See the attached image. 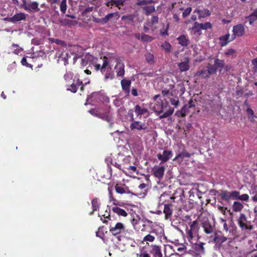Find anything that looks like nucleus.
Masks as SVG:
<instances>
[{
	"instance_id": "f257e3e1",
	"label": "nucleus",
	"mask_w": 257,
	"mask_h": 257,
	"mask_svg": "<svg viewBox=\"0 0 257 257\" xmlns=\"http://www.w3.org/2000/svg\"><path fill=\"white\" fill-rule=\"evenodd\" d=\"M89 112L91 114L100 118L108 122L112 121L113 117L110 113V107H96L90 109Z\"/></svg>"
},
{
	"instance_id": "f03ea898",
	"label": "nucleus",
	"mask_w": 257,
	"mask_h": 257,
	"mask_svg": "<svg viewBox=\"0 0 257 257\" xmlns=\"http://www.w3.org/2000/svg\"><path fill=\"white\" fill-rule=\"evenodd\" d=\"M189 225V228L186 229V235L188 240L190 243L197 241L199 238V230L200 226L197 220H194L193 222H188Z\"/></svg>"
},
{
	"instance_id": "7ed1b4c3",
	"label": "nucleus",
	"mask_w": 257,
	"mask_h": 257,
	"mask_svg": "<svg viewBox=\"0 0 257 257\" xmlns=\"http://www.w3.org/2000/svg\"><path fill=\"white\" fill-rule=\"evenodd\" d=\"M165 110H166L163 114L159 116L160 119L166 118L172 115L174 112V108H172L170 105L168 101H165L164 102L161 101V107L158 110L156 111L160 114L163 113Z\"/></svg>"
},
{
	"instance_id": "20e7f679",
	"label": "nucleus",
	"mask_w": 257,
	"mask_h": 257,
	"mask_svg": "<svg viewBox=\"0 0 257 257\" xmlns=\"http://www.w3.org/2000/svg\"><path fill=\"white\" fill-rule=\"evenodd\" d=\"M130 128L132 131L136 130L138 131H143V133L149 132L148 125L145 122L135 120L131 123Z\"/></svg>"
},
{
	"instance_id": "39448f33",
	"label": "nucleus",
	"mask_w": 257,
	"mask_h": 257,
	"mask_svg": "<svg viewBox=\"0 0 257 257\" xmlns=\"http://www.w3.org/2000/svg\"><path fill=\"white\" fill-rule=\"evenodd\" d=\"M235 190L228 191L226 190H220L219 193V197L220 199L227 203L229 202L230 200H234Z\"/></svg>"
},
{
	"instance_id": "423d86ee",
	"label": "nucleus",
	"mask_w": 257,
	"mask_h": 257,
	"mask_svg": "<svg viewBox=\"0 0 257 257\" xmlns=\"http://www.w3.org/2000/svg\"><path fill=\"white\" fill-rule=\"evenodd\" d=\"M209 67L211 68L214 74H216L218 69L221 70L225 66V62L224 60L219 59L218 57L214 59V64L211 65L208 63Z\"/></svg>"
},
{
	"instance_id": "0eeeda50",
	"label": "nucleus",
	"mask_w": 257,
	"mask_h": 257,
	"mask_svg": "<svg viewBox=\"0 0 257 257\" xmlns=\"http://www.w3.org/2000/svg\"><path fill=\"white\" fill-rule=\"evenodd\" d=\"M125 226L121 222H117L114 226H110L109 232L114 236H116L124 232Z\"/></svg>"
},
{
	"instance_id": "6e6552de",
	"label": "nucleus",
	"mask_w": 257,
	"mask_h": 257,
	"mask_svg": "<svg viewBox=\"0 0 257 257\" xmlns=\"http://www.w3.org/2000/svg\"><path fill=\"white\" fill-rule=\"evenodd\" d=\"M173 156V152L171 150H165L163 153L157 154V158L161 161L160 164L164 163L169 161Z\"/></svg>"
},
{
	"instance_id": "1a4fd4ad",
	"label": "nucleus",
	"mask_w": 257,
	"mask_h": 257,
	"mask_svg": "<svg viewBox=\"0 0 257 257\" xmlns=\"http://www.w3.org/2000/svg\"><path fill=\"white\" fill-rule=\"evenodd\" d=\"M233 35H232V40H234L236 36L241 37L245 33V28L244 26L239 24L234 26L232 29Z\"/></svg>"
},
{
	"instance_id": "9d476101",
	"label": "nucleus",
	"mask_w": 257,
	"mask_h": 257,
	"mask_svg": "<svg viewBox=\"0 0 257 257\" xmlns=\"http://www.w3.org/2000/svg\"><path fill=\"white\" fill-rule=\"evenodd\" d=\"M73 81L74 82L69 86L68 88H67L68 90H70L73 93H75L77 91L78 87L80 86V90L81 91H83L84 85L83 84L81 80L79 78H77L76 80L74 79Z\"/></svg>"
},
{
	"instance_id": "9b49d317",
	"label": "nucleus",
	"mask_w": 257,
	"mask_h": 257,
	"mask_svg": "<svg viewBox=\"0 0 257 257\" xmlns=\"http://www.w3.org/2000/svg\"><path fill=\"white\" fill-rule=\"evenodd\" d=\"M227 237L223 236L221 233H214V236L210 237V240L217 244H221L227 240Z\"/></svg>"
},
{
	"instance_id": "f8f14e48",
	"label": "nucleus",
	"mask_w": 257,
	"mask_h": 257,
	"mask_svg": "<svg viewBox=\"0 0 257 257\" xmlns=\"http://www.w3.org/2000/svg\"><path fill=\"white\" fill-rule=\"evenodd\" d=\"M26 19V15L24 13H17L14 15L12 17H7L5 18V20L13 23H16L19 21L24 20Z\"/></svg>"
},
{
	"instance_id": "ddd939ff",
	"label": "nucleus",
	"mask_w": 257,
	"mask_h": 257,
	"mask_svg": "<svg viewBox=\"0 0 257 257\" xmlns=\"http://www.w3.org/2000/svg\"><path fill=\"white\" fill-rule=\"evenodd\" d=\"M196 242L197 241L192 243L193 244L192 248L197 254L201 255L204 254L205 248L204 245H205V243L202 242L197 243Z\"/></svg>"
},
{
	"instance_id": "4468645a",
	"label": "nucleus",
	"mask_w": 257,
	"mask_h": 257,
	"mask_svg": "<svg viewBox=\"0 0 257 257\" xmlns=\"http://www.w3.org/2000/svg\"><path fill=\"white\" fill-rule=\"evenodd\" d=\"M238 226L242 230L249 229L247 224H246L247 218L246 215L243 213H241L239 218L237 220ZM251 228H249V229Z\"/></svg>"
},
{
	"instance_id": "2eb2a0df",
	"label": "nucleus",
	"mask_w": 257,
	"mask_h": 257,
	"mask_svg": "<svg viewBox=\"0 0 257 257\" xmlns=\"http://www.w3.org/2000/svg\"><path fill=\"white\" fill-rule=\"evenodd\" d=\"M165 170V169L164 166H155L153 168L152 171L153 172V175L155 177L161 179L164 176Z\"/></svg>"
},
{
	"instance_id": "dca6fc26",
	"label": "nucleus",
	"mask_w": 257,
	"mask_h": 257,
	"mask_svg": "<svg viewBox=\"0 0 257 257\" xmlns=\"http://www.w3.org/2000/svg\"><path fill=\"white\" fill-rule=\"evenodd\" d=\"M207 69H202L201 70L198 71L196 73L195 76H200L203 78H209V76L211 74H213L214 72L211 69L209 65L207 64Z\"/></svg>"
},
{
	"instance_id": "f3484780",
	"label": "nucleus",
	"mask_w": 257,
	"mask_h": 257,
	"mask_svg": "<svg viewBox=\"0 0 257 257\" xmlns=\"http://www.w3.org/2000/svg\"><path fill=\"white\" fill-rule=\"evenodd\" d=\"M120 84L122 90L124 92L126 95H129L130 92V87L131 81L130 80L123 79L121 80Z\"/></svg>"
},
{
	"instance_id": "a211bd4d",
	"label": "nucleus",
	"mask_w": 257,
	"mask_h": 257,
	"mask_svg": "<svg viewBox=\"0 0 257 257\" xmlns=\"http://www.w3.org/2000/svg\"><path fill=\"white\" fill-rule=\"evenodd\" d=\"M109 61L108 58L106 56L103 57V64L101 66L99 64H97L94 65V68L96 71L100 70L102 74H103L105 71V68L108 66Z\"/></svg>"
},
{
	"instance_id": "6ab92c4d",
	"label": "nucleus",
	"mask_w": 257,
	"mask_h": 257,
	"mask_svg": "<svg viewBox=\"0 0 257 257\" xmlns=\"http://www.w3.org/2000/svg\"><path fill=\"white\" fill-rule=\"evenodd\" d=\"M149 252L154 257H162L161 247L157 245H152L150 246Z\"/></svg>"
},
{
	"instance_id": "aec40b11",
	"label": "nucleus",
	"mask_w": 257,
	"mask_h": 257,
	"mask_svg": "<svg viewBox=\"0 0 257 257\" xmlns=\"http://www.w3.org/2000/svg\"><path fill=\"white\" fill-rule=\"evenodd\" d=\"M134 111L138 116L146 114V117L149 116V110L147 108H143L140 105H136L134 108Z\"/></svg>"
},
{
	"instance_id": "412c9836",
	"label": "nucleus",
	"mask_w": 257,
	"mask_h": 257,
	"mask_svg": "<svg viewBox=\"0 0 257 257\" xmlns=\"http://www.w3.org/2000/svg\"><path fill=\"white\" fill-rule=\"evenodd\" d=\"M202 227L204 231L206 234H211L214 231V228L208 221H205L202 223Z\"/></svg>"
},
{
	"instance_id": "4be33fe9",
	"label": "nucleus",
	"mask_w": 257,
	"mask_h": 257,
	"mask_svg": "<svg viewBox=\"0 0 257 257\" xmlns=\"http://www.w3.org/2000/svg\"><path fill=\"white\" fill-rule=\"evenodd\" d=\"M135 18V15L133 14H130L122 16L121 18V20L124 21V24L126 25H132L134 23Z\"/></svg>"
},
{
	"instance_id": "5701e85b",
	"label": "nucleus",
	"mask_w": 257,
	"mask_h": 257,
	"mask_svg": "<svg viewBox=\"0 0 257 257\" xmlns=\"http://www.w3.org/2000/svg\"><path fill=\"white\" fill-rule=\"evenodd\" d=\"M177 40L178 43L183 47H187L190 44V40L187 35H182Z\"/></svg>"
},
{
	"instance_id": "b1692460",
	"label": "nucleus",
	"mask_w": 257,
	"mask_h": 257,
	"mask_svg": "<svg viewBox=\"0 0 257 257\" xmlns=\"http://www.w3.org/2000/svg\"><path fill=\"white\" fill-rule=\"evenodd\" d=\"M192 154H190L186 151H183L179 153L173 159V161H177L179 163H181L183 161V159L184 158H190Z\"/></svg>"
},
{
	"instance_id": "393cba45",
	"label": "nucleus",
	"mask_w": 257,
	"mask_h": 257,
	"mask_svg": "<svg viewBox=\"0 0 257 257\" xmlns=\"http://www.w3.org/2000/svg\"><path fill=\"white\" fill-rule=\"evenodd\" d=\"M193 13L198 14L199 19L204 18L210 16L211 15L210 11L207 9H203L202 10L197 9L194 11Z\"/></svg>"
},
{
	"instance_id": "a878e982",
	"label": "nucleus",
	"mask_w": 257,
	"mask_h": 257,
	"mask_svg": "<svg viewBox=\"0 0 257 257\" xmlns=\"http://www.w3.org/2000/svg\"><path fill=\"white\" fill-rule=\"evenodd\" d=\"M173 205L171 204H167L164 205V213L165 215V218L168 219L170 217L173 213Z\"/></svg>"
},
{
	"instance_id": "bb28decb",
	"label": "nucleus",
	"mask_w": 257,
	"mask_h": 257,
	"mask_svg": "<svg viewBox=\"0 0 257 257\" xmlns=\"http://www.w3.org/2000/svg\"><path fill=\"white\" fill-rule=\"evenodd\" d=\"M189 63V60L187 58H185V60L184 61L179 63L178 66L180 71L181 72H186L188 71L190 69Z\"/></svg>"
},
{
	"instance_id": "cd10ccee",
	"label": "nucleus",
	"mask_w": 257,
	"mask_h": 257,
	"mask_svg": "<svg viewBox=\"0 0 257 257\" xmlns=\"http://www.w3.org/2000/svg\"><path fill=\"white\" fill-rule=\"evenodd\" d=\"M230 34L229 33L224 35L221 36L219 38V45L221 47H223L226 46L229 42L233 40H229Z\"/></svg>"
},
{
	"instance_id": "c85d7f7f",
	"label": "nucleus",
	"mask_w": 257,
	"mask_h": 257,
	"mask_svg": "<svg viewBox=\"0 0 257 257\" xmlns=\"http://www.w3.org/2000/svg\"><path fill=\"white\" fill-rule=\"evenodd\" d=\"M70 57L69 53L67 52H62L59 55L58 61L60 62H63L64 65H66L68 64V59Z\"/></svg>"
},
{
	"instance_id": "c756f323",
	"label": "nucleus",
	"mask_w": 257,
	"mask_h": 257,
	"mask_svg": "<svg viewBox=\"0 0 257 257\" xmlns=\"http://www.w3.org/2000/svg\"><path fill=\"white\" fill-rule=\"evenodd\" d=\"M116 193L120 194H123L125 193H131L130 191L127 189H126L124 188V184H116L114 187Z\"/></svg>"
},
{
	"instance_id": "7c9ffc66",
	"label": "nucleus",
	"mask_w": 257,
	"mask_h": 257,
	"mask_svg": "<svg viewBox=\"0 0 257 257\" xmlns=\"http://www.w3.org/2000/svg\"><path fill=\"white\" fill-rule=\"evenodd\" d=\"M112 211L118 216L126 217L128 215L125 210L117 206L112 207Z\"/></svg>"
},
{
	"instance_id": "2f4dec72",
	"label": "nucleus",
	"mask_w": 257,
	"mask_h": 257,
	"mask_svg": "<svg viewBox=\"0 0 257 257\" xmlns=\"http://www.w3.org/2000/svg\"><path fill=\"white\" fill-rule=\"evenodd\" d=\"M235 197H234V200H240L241 201H248L249 200V196L247 194H243L242 195H240V192L235 190Z\"/></svg>"
},
{
	"instance_id": "473e14b6",
	"label": "nucleus",
	"mask_w": 257,
	"mask_h": 257,
	"mask_svg": "<svg viewBox=\"0 0 257 257\" xmlns=\"http://www.w3.org/2000/svg\"><path fill=\"white\" fill-rule=\"evenodd\" d=\"M153 232H151L150 233H149L145 235L142 240V242L143 243H146V244H149V242H153L155 240V236L152 234Z\"/></svg>"
},
{
	"instance_id": "72a5a7b5",
	"label": "nucleus",
	"mask_w": 257,
	"mask_h": 257,
	"mask_svg": "<svg viewBox=\"0 0 257 257\" xmlns=\"http://www.w3.org/2000/svg\"><path fill=\"white\" fill-rule=\"evenodd\" d=\"M189 108L187 104H185L181 109V110L176 111V115L180 117H185L186 113L188 112Z\"/></svg>"
},
{
	"instance_id": "f704fd0d",
	"label": "nucleus",
	"mask_w": 257,
	"mask_h": 257,
	"mask_svg": "<svg viewBox=\"0 0 257 257\" xmlns=\"http://www.w3.org/2000/svg\"><path fill=\"white\" fill-rule=\"evenodd\" d=\"M243 205L239 201H234L232 205V210L234 212H239L243 208Z\"/></svg>"
},
{
	"instance_id": "c9c22d12",
	"label": "nucleus",
	"mask_w": 257,
	"mask_h": 257,
	"mask_svg": "<svg viewBox=\"0 0 257 257\" xmlns=\"http://www.w3.org/2000/svg\"><path fill=\"white\" fill-rule=\"evenodd\" d=\"M245 19H248L249 23L250 25H252L257 20V9L249 16L245 17Z\"/></svg>"
},
{
	"instance_id": "e433bc0d",
	"label": "nucleus",
	"mask_w": 257,
	"mask_h": 257,
	"mask_svg": "<svg viewBox=\"0 0 257 257\" xmlns=\"http://www.w3.org/2000/svg\"><path fill=\"white\" fill-rule=\"evenodd\" d=\"M91 204L92 207V211L90 212V215H92L94 211H97L99 207V204L97 198L93 199L91 201Z\"/></svg>"
},
{
	"instance_id": "4c0bfd02",
	"label": "nucleus",
	"mask_w": 257,
	"mask_h": 257,
	"mask_svg": "<svg viewBox=\"0 0 257 257\" xmlns=\"http://www.w3.org/2000/svg\"><path fill=\"white\" fill-rule=\"evenodd\" d=\"M111 68H109V70L105 68V71L103 74L104 76V78L105 80L108 79H112L114 78V75L113 73L111 71Z\"/></svg>"
},
{
	"instance_id": "58836bf2",
	"label": "nucleus",
	"mask_w": 257,
	"mask_h": 257,
	"mask_svg": "<svg viewBox=\"0 0 257 257\" xmlns=\"http://www.w3.org/2000/svg\"><path fill=\"white\" fill-rule=\"evenodd\" d=\"M60 10L62 14H65L67 8V0H61L60 4Z\"/></svg>"
},
{
	"instance_id": "ea45409f",
	"label": "nucleus",
	"mask_w": 257,
	"mask_h": 257,
	"mask_svg": "<svg viewBox=\"0 0 257 257\" xmlns=\"http://www.w3.org/2000/svg\"><path fill=\"white\" fill-rule=\"evenodd\" d=\"M114 14V13L108 14L105 17L100 19L99 21L97 22L102 24H105L113 17Z\"/></svg>"
},
{
	"instance_id": "a19ab883",
	"label": "nucleus",
	"mask_w": 257,
	"mask_h": 257,
	"mask_svg": "<svg viewBox=\"0 0 257 257\" xmlns=\"http://www.w3.org/2000/svg\"><path fill=\"white\" fill-rule=\"evenodd\" d=\"M146 61L150 64H152L154 62V57L153 54L151 53L148 52L145 55Z\"/></svg>"
},
{
	"instance_id": "79ce46f5",
	"label": "nucleus",
	"mask_w": 257,
	"mask_h": 257,
	"mask_svg": "<svg viewBox=\"0 0 257 257\" xmlns=\"http://www.w3.org/2000/svg\"><path fill=\"white\" fill-rule=\"evenodd\" d=\"M224 54L227 56L235 58L236 57V51L233 49H228L224 52Z\"/></svg>"
},
{
	"instance_id": "37998d69",
	"label": "nucleus",
	"mask_w": 257,
	"mask_h": 257,
	"mask_svg": "<svg viewBox=\"0 0 257 257\" xmlns=\"http://www.w3.org/2000/svg\"><path fill=\"white\" fill-rule=\"evenodd\" d=\"M200 24L198 22H195L193 27L192 28V30L194 31V33H199L202 30L201 29Z\"/></svg>"
},
{
	"instance_id": "c03bdc74",
	"label": "nucleus",
	"mask_w": 257,
	"mask_h": 257,
	"mask_svg": "<svg viewBox=\"0 0 257 257\" xmlns=\"http://www.w3.org/2000/svg\"><path fill=\"white\" fill-rule=\"evenodd\" d=\"M144 10L146 12V15L147 16L155 11V8L154 6H146L144 8Z\"/></svg>"
},
{
	"instance_id": "a18cd8bd",
	"label": "nucleus",
	"mask_w": 257,
	"mask_h": 257,
	"mask_svg": "<svg viewBox=\"0 0 257 257\" xmlns=\"http://www.w3.org/2000/svg\"><path fill=\"white\" fill-rule=\"evenodd\" d=\"M161 47L164 49L166 53H168L170 52L172 46L169 42L165 41L162 44Z\"/></svg>"
},
{
	"instance_id": "49530a36",
	"label": "nucleus",
	"mask_w": 257,
	"mask_h": 257,
	"mask_svg": "<svg viewBox=\"0 0 257 257\" xmlns=\"http://www.w3.org/2000/svg\"><path fill=\"white\" fill-rule=\"evenodd\" d=\"M141 41L144 42H151L154 39L152 37L143 34L141 37Z\"/></svg>"
},
{
	"instance_id": "de8ad7c7",
	"label": "nucleus",
	"mask_w": 257,
	"mask_h": 257,
	"mask_svg": "<svg viewBox=\"0 0 257 257\" xmlns=\"http://www.w3.org/2000/svg\"><path fill=\"white\" fill-rule=\"evenodd\" d=\"M201 29L202 30H206L207 29H210L212 28V24L210 22H206L204 24L203 23H200Z\"/></svg>"
},
{
	"instance_id": "09e8293b",
	"label": "nucleus",
	"mask_w": 257,
	"mask_h": 257,
	"mask_svg": "<svg viewBox=\"0 0 257 257\" xmlns=\"http://www.w3.org/2000/svg\"><path fill=\"white\" fill-rule=\"evenodd\" d=\"M27 58H31L30 57H28V56H25L24 57L22 60H21V63L24 66H26V67H29V68H32V65L29 63L27 61Z\"/></svg>"
},
{
	"instance_id": "8fccbe9b",
	"label": "nucleus",
	"mask_w": 257,
	"mask_h": 257,
	"mask_svg": "<svg viewBox=\"0 0 257 257\" xmlns=\"http://www.w3.org/2000/svg\"><path fill=\"white\" fill-rule=\"evenodd\" d=\"M192 11L191 7H188L186 9L184 10V11L182 13V17L183 18H185L188 17L191 13Z\"/></svg>"
},
{
	"instance_id": "3c124183",
	"label": "nucleus",
	"mask_w": 257,
	"mask_h": 257,
	"mask_svg": "<svg viewBox=\"0 0 257 257\" xmlns=\"http://www.w3.org/2000/svg\"><path fill=\"white\" fill-rule=\"evenodd\" d=\"M118 70L116 71L117 76H123L124 74V66L123 65L119 66L118 68Z\"/></svg>"
},
{
	"instance_id": "603ef678",
	"label": "nucleus",
	"mask_w": 257,
	"mask_h": 257,
	"mask_svg": "<svg viewBox=\"0 0 257 257\" xmlns=\"http://www.w3.org/2000/svg\"><path fill=\"white\" fill-rule=\"evenodd\" d=\"M23 7L27 11H32V4H27L26 1H24Z\"/></svg>"
},
{
	"instance_id": "864d4df0",
	"label": "nucleus",
	"mask_w": 257,
	"mask_h": 257,
	"mask_svg": "<svg viewBox=\"0 0 257 257\" xmlns=\"http://www.w3.org/2000/svg\"><path fill=\"white\" fill-rule=\"evenodd\" d=\"M115 3V7L120 9V7L124 5L126 0H113Z\"/></svg>"
},
{
	"instance_id": "5fc2aeb1",
	"label": "nucleus",
	"mask_w": 257,
	"mask_h": 257,
	"mask_svg": "<svg viewBox=\"0 0 257 257\" xmlns=\"http://www.w3.org/2000/svg\"><path fill=\"white\" fill-rule=\"evenodd\" d=\"M137 1H138V2L137 3V5L138 6H143V5H147L148 4H151V3H153V1L152 0H149V1H147V0H142V1L137 0Z\"/></svg>"
},
{
	"instance_id": "6e6d98bb",
	"label": "nucleus",
	"mask_w": 257,
	"mask_h": 257,
	"mask_svg": "<svg viewBox=\"0 0 257 257\" xmlns=\"http://www.w3.org/2000/svg\"><path fill=\"white\" fill-rule=\"evenodd\" d=\"M100 220L103 223L107 224L108 220H111V217L109 213H108L107 216H106L105 217H101Z\"/></svg>"
},
{
	"instance_id": "4d7b16f0",
	"label": "nucleus",
	"mask_w": 257,
	"mask_h": 257,
	"mask_svg": "<svg viewBox=\"0 0 257 257\" xmlns=\"http://www.w3.org/2000/svg\"><path fill=\"white\" fill-rule=\"evenodd\" d=\"M52 42L56 43V44L60 45L61 46H66V43L64 41L61 40L53 39L52 40Z\"/></svg>"
},
{
	"instance_id": "13d9d810",
	"label": "nucleus",
	"mask_w": 257,
	"mask_h": 257,
	"mask_svg": "<svg viewBox=\"0 0 257 257\" xmlns=\"http://www.w3.org/2000/svg\"><path fill=\"white\" fill-rule=\"evenodd\" d=\"M251 64L253 65V71L257 73V58L253 59L251 61Z\"/></svg>"
},
{
	"instance_id": "bf43d9fd",
	"label": "nucleus",
	"mask_w": 257,
	"mask_h": 257,
	"mask_svg": "<svg viewBox=\"0 0 257 257\" xmlns=\"http://www.w3.org/2000/svg\"><path fill=\"white\" fill-rule=\"evenodd\" d=\"M196 101H193L192 99H190L188 103L187 104L188 105V107L189 108L195 107L196 106Z\"/></svg>"
},
{
	"instance_id": "052dcab7",
	"label": "nucleus",
	"mask_w": 257,
	"mask_h": 257,
	"mask_svg": "<svg viewBox=\"0 0 257 257\" xmlns=\"http://www.w3.org/2000/svg\"><path fill=\"white\" fill-rule=\"evenodd\" d=\"M170 103L172 105L177 107L179 104V100L178 99H175L172 98L170 99Z\"/></svg>"
},
{
	"instance_id": "680f3d73",
	"label": "nucleus",
	"mask_w": 257,
	"mask_h": 257,
	"mask_svg": "<svg viewBox=\"0 0 257 257\" xmlns=\"http://www.w3.org/2000/svg\"><path fill=\"white\" fill-rule=\"evenodd\" d=\"M140 221V218L139 216H137L136 218H134L132 221V223L134 226V227H136V226L139 223V222Z\"/></svg>"
},
{
	"instance_id": "e2e57ef3",
	"label": "nucleus",
	"mask_w": 257,
	"mask_h": 257,
	"mask_svg": "<svg viewBox=\"0 0 257 257\" xmlns=\"http://www.w3.org/2000/svg\"><path fill=\"white\" fill-rule=\"evenodd\" d=\"M177 251L180 253H183L186 252V247L184 245L178 247L176 249Z\"/></svg>"
},
{
	"instance_id": "0e129e2a",
	"label": "nucleus",
	"mask_w": 257,
	"mask_h": 257,
	"mask_svg": "<svg viewBox=\"0 0 257 257\" xmlns=\"http://www.w3.org/2000/svg\"><path fill=\"white\" fill-rule=\"evenodd\" d=\"M114 2L113 0L109 1L105 3V5L107 7H110L112 8L113 6H115V3H114Z\"/></svg>"
},
{
	"instance_id": "69168bd1",
	"label": "nucleus",
	"mask_w": 257,
	"mask_h": 257,
	"mask_svg": "<svg viewBox=\"0 0 257 257\" xmlns=\"http://www.w3.org/2000/svg\"><path fill=\"white\" fill-rule=\"evenodd\" d=\"M159 18L157 16H153L151 19V23L153 25L157 24L158 23Z\"/></svg>"
},
{
	"instance_id": "338daca9",
	"label": "nucleus",
	"mask_w": 257,
	"mask_h": 257,
	"mask_svg": "<svg viewBox=\"0 0 257 257\" xmlns=\"http://www.w3.org/2000/svg\"><path fill=\"white\" fill-rule=\"evenodd\" d=\"M141 221H142V222L143 223H146L147 226H151L153 224V222L152 221H151L150 220L148 219H142Z\"/></svg>"
},
{
	"instance_id": "774afa93",
	"label": "nucleus",
	"mask_w": 257,
	"mask_h": 257,
	"mask_svg": "<svg viewBox=\"0 0 257 257\" xmlns=\"http://www.w3.org/2000/svg\"><path fill=\"white\" fill-rule=\"evenodd\" d=\"M38 3L37 2H33V11L38 12L40 11V9L38 8Z\"/></svg>"
}]
</instances>
